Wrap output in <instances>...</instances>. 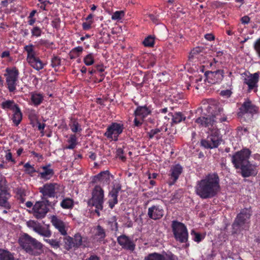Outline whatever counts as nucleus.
Instances as JSON below:
<instances>
[{
	"mask_svg": "<svg viewBox=\"0 0 260 260\" xmlns=\"http://www.w3.org/2000/svg\"><path fill=\"white\" fill-rule=\"evenodd\" d=\"M221 189L220 178L216 172H210L196 182L194 191L202 199L216 197Z\"/></svg>",
	"mask_w": 260,
	"mask_h": 260,
	"instance_id": "f257e3e1",
	"label": "nucleus"
},
{
	"mask_svg": "<svg viewBox=\"0 0 260 260\" xmlns=\"http://www.w3.org/2000/svg\"><path fill=\"white\" fill-rule=\"evenodd\" d=\"M251 151L243 148L231 155V162L236 170L241 171V175L244 178L255 176L258 173L257 165L252 164L249 160Z\"/></svg>",
	"mask_w": 260,
	"mask_h": 260,
	"instance_id": "f03ea898",
	"label": "nucleus"
},
{
	"mask_svg": "<svg viewBox=\"0 0 260 260\" xmlns=\"http://www.w3.org/2000/svg\"><path fill=\"white\" fill-rule=\"evenodd\" d=\"M19 243L26 252L37 256L43 251V244L27 234H23L19 238Z\"/></svg>",
	"mask_w": 260,
	"mask_h": 260,
	"instance_id": "7ed1b4c3",
	"label": "nucleus"
},
{
	"mask_svg": "<svg viewBox=\"0 0 260 260\" xmlns=\"http://www.w3.org/2000/svg\"><path fill=\"white\" fill-rule=\"evenodd\" d=\"M227 117L226 115L223 113V109L222 108H218L217 111H215L214 114L211 116L207 117L201 116L195 120V122L199 125L200 127H208L210 131L214 124L219 121L222 122L226 121Z\"/></svg>",
	"mask_w": 260,
	"mask_h": 260,
	"instance_id": "20e7f679",
	"label": "nucleus"
},
{
	"mask_svg": "<svg viewBox=\"0 0 260 260\" xmlns=\"http://www.w3.org/2000/svg\"><path fill=\"white\" fill-rule=\"evenodd\" d=\"M251 212L250 208H245L241 210L232 225L233 234H238L243 230H246V224L251 216Z\"/></svg>",
	"mask_w": 260,
	"mask_h": 260,
	"instance_id": "39448f33",
	"label": "nucleus"
},
{
	"mask_svg": "<svg viewBox=\"0 0 260 260\" xmlns=\"http://www.w3.org/2000/svg\"><path fill=\"white\" fill-rule=\"evenodd\" d=\"M172 231L175 240L180 243L188 241V232L186 226L182 222L174 220L171 223Z\"/></svg>",
	"mask_w": 260,
	"mask_h": 260,
	"instance_id": "423d86ee",
	"label": "nucleus"
},
{
	"mask_svg": "<svg viewBox=\"0 0 260 260\" xmlns=\"http://www.w3.org/2000/svg\"><path fill=\"white\" fill-rule=\"evenodd\" d=\"M222 141L220 136V131L217 128L213 127L210 134L206 139L201 140V146L205 149H213L217 148Z\"/></svg>",
	"mask_w": 260,
	"mask_h": 260,
	"instance_id": "0eeeda50",
	"label": "nucleus"
},
{
	"mask_svg": "<svg viewBox=\"0 0 260 260\" xmlns=\"http://www.w3.org/2000/svg\"><path fill=\"white\" fill-rule=\"evenodd\" d=\"M237 115L241 121H245V116L250 114L252 117L253 114H256L258 108L254 105L249 99H246L239 108Z\"/></svg>",
	"mask_w": 260,
	"mask_h": 260,
	"instance_id": "6e6552de",
	"label": "nucleus"
},
{
	"mask_svg": "<svg viewBox=\"0 0 260 260\" xmlns=\"http://www.w3.org/2000/svg\"><path fill=\"white\" fill-rule=\"evenodd\" d=\"M33 47L34 46L31 44L24 47V50L27 53V60L33 68L39 71L44 68L45 64L42 62L39 57L35 56Z\"/></svg>",
	"mask_w": 260,
	"mask_h": 260,
	"instance_id": "1a4fd4ad",
	"label": "nucleus"
},
{
	"mask_svg": "<svg viewBox=\"0 0 260 260\" xmlns=\"http://www.w3.org/2000/svg\"><path fill=\"white\" fill-rule=\"evenodd\" d=\"M124 128V127L123 124L112 122L107 128L104 136L108 139H112L114 141H117L119 136L122 133Z\"/></svg>",
	"mask_w": 260,
	"mask_h": 260,
	"instance_id": "9d476101",
	"label": "nucleus"
},
{
	"mask_svg": "<svg viewBox=\"0 0 260 260\" xmlns=\"http://www.w3.org/2000/svg\"><path fill=\"white\" fill-rule=\"evenodd\" d=\"M245 77L243 79L244 84L248 86L247 91L250 92L253 91L256 92L258 90V82L259 81V73L256 72L254 74L244 72L243 73Z\"/></svg>",
	"mask_w": 260,
	"mask_h": 260,
	"instance_id": "9b49d317",
	"label": "nucleus"
},
{
	"mask_svg": "<svg viewBox=\"0 0 260 260\" xmlns=\"http://www.w3.org/2000/svg\"><path fill=\"white\" fill-rule=\"evenodd\" d=\"M7 74L5 75L6 76V82L10 92H13L16 89V82L18 79L19 72L16 69H6Z\"/></svg>",
	"mask_w": 260,
	"mask_h": 260,
	"instance_id": "f8f14e48",
	"label": "nucleus"
},
{
	"mask_svg": "<svg viewBox=\"0 0 260 260\" xmlns=\"http://www.w3.org/2000/svg\"><path fill=\"white\" fill-rule=\"evenodd\" d=\"M47 205H50L49 202L47 200H43L36 203L33 207L34 214L38 219L43 218L48 211Z\"/></svg>",
	"mask_w": 260,
	"mask_h": 260,
	"instance_id": "ddd939ff",
	"label": "nucleus"
},
{
	"mask_svg": "<svg viewBox=\"0 0 260 260\" xmlns=\"http://www.w3.org/2000/svg\"><path fill=\"white\" fill-rule=\"evenodd\" d=\"M204 75L207 81L211 84H214L221 82L224 77V71L217 69L215 71H206Z\"/></svg>",
	"mask_w": 260,
	"mask_h": 260,
	"instance_id": "4468645a",
	"label": "nucleus"
},
{
	"mask_svg": "<svg viewBox=\"0 0 260 260\" xmlns=\"http://www.w3.org/2000/svg\"><path fill=\"white\" fill-rule=\"evenodd\" d=\"M118 244L126 250L133 252L136 248V244L133 240L126 235L122 234L117 238Z\"/></svg>",
	"mask_w": 260,
	"mask_h": 260,
	"instance_id": "2eb2a0df",
	"label": "nucleus"
},
{
	"mask_svg": "<svg viewBox=\"0 0 260 260\" xmlns=\"http://www.w3.org/2000/svg\"><path fill=\"white\" fill-rule=\"evenodd\" d=\"M164 212L163 207L160 205L156 204L148 208L147 215L149 218L156 220L163 217Z\"/></svg>",
	"mask_w": 260,
	"mask_h": 260,
	"instance_id": "dca6fc26",
	"label": "nucleus"
},
{
	"mask_svg": "<svg viewBox=\"0 0 260 260\" xmlns=\"http://www.w3.org/2000/svg\"><path fill=\"white\" fill-rule=\"evenodd\" d=\"M183 170V167L179 164L171 167L169 171L168 182L170 185H173L177 182L180 175L182 173Z\"/></svg>",
	"mask_w": 260,
	"mask_h": 260,
	"instance_id": "f3484780",
	"label": "nucleus"
},
{
	"mask_svg": "<svg viewBox=\"0 0 260 260\" xmlns=\"http://www.w3.org/2000/svg\"><path fill=\"white\" fill-rule=\"evenodd\" d=\"M55 184H46L42 187L39 188L40 191L42 193V200H45L46 197H54L55 194Z\"/></svg>",
	"mask_w": 260,
	"mask_h": 260,
	"instance_id": "a211bd4d",
	"label": "nucleus"
},
{
	"mask_svg": "<svg viewBox=\"0 0 260 260\" xmlns=\"http://www.w3.org/2000/svg\"><path fill=\"white\" fill-rule=\"evenodd\" d=\"M9 194L3 186L2 181L0 180V206L3 207L6 209H9L11 205L8 202Z\"/></svg>",
	"mask_w": 260,
	"mask_h": 260,
	"instance_id": "6ab92c4d",
	"label": "nucleus"
},
{
	"mask_svg": "<svg viewBox=\"0 0 260 260\" xmlns=\"http://www.w3.org/2000/svg\"><path fill=\"white\" fill-rule=\"evenodd\" d=\"M88 205L90 207L89 210L91 212H94L95 213H98V185L94 186L92 198L89 200Z\"/></svg>",
	"mask_w": 260,
	"mask_h": 260,
	"instance_id": "aec40b11",
	"label": "nucleus"
},
{
	"mask_svg": "<svg viewBox=\"0 0 260 260\" xmlns=\"http://www.w3.org/2000/svg\"><path fill=\"white\" fill-rule=\"evenodd\" d=\"M150 113L151 111L146 106H139L134 112V115L135 117H139L140 118L144 119Z\"/></svg>",
	"mask_w": 260,
	"mask_h": 260,
	"instance_id": "412c9836",
	"label": "nucleus"
},
{
	"mask_svg": "<svg viewBox=\"0 0 260 260\" xmlns=\"http://www.w3.org/2000/svg\"><path fill=\"white\" fill-rule=\"evenodd\" d=\"M205 48L202 46H198L192 49L188 55V60L190 61H194L196 59H198L199 56L203 55L204 53Z\"/></svg>",
	"mask_w": 260,
	"mask_h": 260,
	"instance_id": "4be33fe9",
	"label": "nucleus"
},
{
	"mask_svg": "<svg viewBox=\"0 0 260 260\" xmlns=\"http://www.w3.org/2000/svg\"><path fill=\"white\" fill-rule=\"evenodd\" d=\"M112 175L109 170L101 171L99 173V182L103 185H109L110 183V178Z\"/></svg>",
	"mask_w": 260,
	"mask_h": 260,
	"instance_id": "5701e85b",
	"label": "nucleus"
},
{
	"mask_svg": "<svg viewBox=\"0 0 260 260\" xmlns=\"http://www.w3.org/2000/svg\"><path fill=\"white\" fill-rule=\"evenodd\" d=\"M52 223L58 229L61 235L64 236L67 235V231L65 229V225L63 221L55 216H53L52 219Z\"/></svg>",
	"mask_w": 260,
	"mask_h": 260,
	"instance_id": "b1692460",
	"label": "nucleus"
},
{
	"mask_svg": "<svg viewBox=\"0 0 260 260\" xmlns=\"http://www.w3.org/2000/svg\"><path fill=\"white\" fill-rule=\"evenodd\" d=\"M162 131V127L151 129L149 131L146 132L147 136L149 140L155 138V139L158 141L162 137V134L160 133Z\"/></svg>",
	"mask_w": 260,
	"mask_h": 260,
	"instance_id": "393cba45",
	"label": "nucleus"
},
{
	"mask_svg": "<svg viewBox=\"0 0 260 260\" xmlns=\"http://www.w3.org/2000/svg\"><path fill=\"white\" fill-rule=\"evenodd\" d=\"M2 109L6 111L11 110L14 111L17 108H19L18 105L15 103L13 100H7L3 102L1 104Z\"/></svg>",
	"mask_w": 260,
	"mask_h": 260,
	"instance_id": "a878e982",
	"label": "nucleus"
},
{
	"mask_svg": "<svg viewBox=\"0 0 260 260\" xmlns=\"http://www.w3.org/2000/svg\"><path fill=\"white\" fill-rule=\"evenodd\" d=\"M168 115L172 117V122L175 124H178L182 121L186 119V117L181 112H176L174 114L170 113Z\"/></svg>",
	"mask_w": 260,
	"mask_h": 260,
	"instance_id": "bb28decb",
	"label": "nucleus"
},
{
	"mask_svg": "<svg viewBox=\"0 0 260 260\" xmlns=\"http://www.w3.org/2000/svg\"><path fill=\"white\" fill-rule=\"evenodd\" d=\"M99 31L100 30L99 29ZM110 39V35L107 29L103 28V30L99 32V43H107Z\"/></svg>",
	"mask_w": 260,
	"mask_h": 260,
	"instance_id": "cd10ccee",
	"label": "nucleus"
},
{
	"mask_svg": "<svg viewBox=\"0 0 260 260\" xmlns=\"http://www.w3.org/2000/svg\"><path fill=\"white\" fill-rule=\"evenodd\" d=\"M144 260H167L165 256L159 253L153 252L149 253L145 256Z\"/></svg>",
	"mask_w": 260,
	"mask_h": 260,
	"instance_id": "c85d7f7f",
	"label": "nucleus"
},
{
	"mask_svg": "<svg viewBox=\"0 0 260 260\" xmlns=\"http://www.w3.org/2000/svg\"><path fill=\"white\" fill-rule=\"evenodd\" d=\"M13 254L8 250L0 249V260H14Z\"/></svg>",
	"mask_w": 260,
	"mask_h": 260,
	"instance_id": "c756f323",
	"label": "nucleus"
},
{
	"mask_svg": "<svg viewBox=\"0 0 260 260\" xmlns=\"http://www.w3.org/2000/svg\"><path fill=\"white\" fill-rule=\"evenodd\" d=\"M14 112L12 120L13 122L18 125L22 120V113L19 108H17Z\"/></svg>",
	"mask_w": 260,
	"mask_h": 260,
	"instance_id": "7c9ffc66",
	"label": "nucleus"
},
{
	"mask_svg": "<svg viewBox=\"0 0 260 260\" xmlns=\"http://www.w3.org/2000/svg\"><path fill=\"white\" fill-rule=\"evenodd\" d=\"M43 171L40 173V176L42 178L49 179L53 175L52 169H49L47 166L43 167Z\"/></svg>",
	"mask_w": 260,
	"mask_h": 260,
	"instance_id": "2f4dec72",
	"label": "nucleus"
},
{
	"mask_svg": "<svg viewBox=\"0 0 260 260\" xmlns=\"http://www.w3.org/2000/svg\"><path fill=\"white\" fill-rule=\"evenodd\" d=\"M36 233L39 235L46 237H50L51 235V232L48 227H43L41 224L39 225Z\"/></svg>",
	"mask_w": 260,
	"mask_h": 260,
	"instance_id": "473e14b6",
	"label": "nucleus"
},
{
	"mask_svg": "<svg viewBox=\"0 0 260 260\" xmlns=\"http://www.w3.org/2000/svg\"><path fill=\"white\" fill-rule=\"evenodd\" d=\"M64 241L66 249L69 250L72 247H75V245L73 241V238L71 237L68 236L64 238Z\"/></svg>",
	"mask_w": 260,
	"mask_h": 260,
	"instance_id": "72a5a7b5",
	"label": "nucleus"
},
{
	"mask_svg": "<svg viewBox=\"0 0 260 260\" xmlns=\"http://www.w3.org/2000/svg\"><path fill=\"white\" fill-rule=\"evenodd\" d=\"M154 42V38L151 36H149L145 38L143 42V44L145 47H153Z\"/></svg>",
	"mask_w": 260,
	"mask_h": 260,
	"instance_id": "f704fd0d",
	"label": "nucleus"
},
{
	"mask_svg": "<svg viewBox=\"0 0 260 260\" xmlns=\"http://www.w3.org/2000/svg\"><path fill=\"white\" fill-rule=\"evenodd\" d=\"M60 205L64 209L72 208L73 206V201L68 198L64 199L61 202Z\"/></svg>",
	"mask_w": 260,
	"mask_h": 260,
	"instance_id": "c9c22d12",
	"label": "nucleus"
},
{
	"mask_svg": "<svg viewBox=\"0 0 260 260\" xmlns=\"http://www.w3.org/2000/svg\"><path fill=\"white\" fill-rule=\"evenodd\" d=\"M191 235L192 236L193 240L197 243L201 242L205 238L204 236H202L200 233L196 232L194 230L191 231Z\"/></svg>",
	"mask_w": 260,
	"mask_h": 260,
	"instance_id": "e433bc0d",
	"label": "nucleus"
},
{
	"mask_svg": "<svg viewBox=\"0 0 260 260\" xmlns=\"http://www.w3.org/2000/svg\"><path fill=\"white\" fill-rule=\"evenodd\" d=\"M43 96L41 94L34 93L31 95V101L36 105H40L43 100Z\"/></svg>",
	"mask_w": 260,
	"mask_h": 260,
	"instance_id": "4c0bfd02",
	"label": "nucleus"
},
{
	"mask_svg": "<svg viewBox=\"0 0 260 260\" xmlns=\"http://www.w3.org/2000/svg\"><path fill=\"white\" fill-rule=\"evenodd\" d=\"M109 196L111 198V199L108 201L109 206L111 209H112L115 206V205L118 203V196L115 194L110 193L109 194Z\"/></svg>",
	"mask_w": 260,
	"mask_h": 260,
	"instance_id": "58836bf2",
	"label": "nucleus"
},
{
	"mask_svg": "<svg viewBox=\"0 0 260 260\" xmlns=\"http://www.w3.org/2000/svg\"><path fill=\"white\" fill-rule=\"evenodd\" d=\"M77 139L76 137L74 135H72L70 136L68 142L70 144L69 145L66 146V148L72 149L75 148L76 146L77 143Z\"/></svg>",
	"mask_w": 260,
	"mask_h": 260,
	"instance_id": "ea45409f",
	"label": "nucleus"
},
{
	"mask_svg": "<svg viewBox=\"0 0 260 260\" xmlns=\"http://www.w3.org/2000/svg\"><path fill=\"white\" fill-rule=\"evenodd\" d=\"M124 16V12L123 11H116L114 12L112 15V19L119 21L122 19Z\"/></svg>",
	"mask_w": 260,
	"mask_h": 260,
	"instance_id": "a19ab883",
	"label": "nucleus"
},
{
	"mask_svg": "<svg viewBox=\"0 0 260 260\" xmlns=\"http://www.w3.org/2000/svg\"><path fill=\"white\" fill-rule=\"evenodd\" d=\"M28 227L32 228L34 231L36 232L40 224L34 220H29L26 223Z\"/></svg>",
	"mask_w": 260,
	"mask_h": 260,
	"instance_id": "79ce46f5",
	"label": "nucleus"
},
{
	"mask_svg": "<svg viewBox=\"0 0 260 260\" xmlns=\"http://www.w3.org/2000/svg\"><path fill=\"white\" fill-rule=\"evenodd\" d=\"M73 241L74 244L75 245V247H79V246L82 245V239L81 235L79 234H76L74 236V238H73Z\"/></svg>",
	"mask_w": 260,
	"mask_h": 260,
	"instance_id": "37998d69",
	"label": "nucleus"
},
{
	"mask_svg": "<svg viewBox=\"0 0 260 260\" xmlns=\"http://www.w3.org/2000/svg\"><path fill=\"white\" fill-rule=\"evenodd\" d=\"M106 237L105 230L99 225V242H101Z\"/></svg>",
	"mask_w": 260,
	"mask_h": 260,
	"instance_id": "c03bdc74",
	"label": "nucleus"
},
{
	"mask_svg": "<svg viewBox=\"0 0 260 260\" xmlns=\"http://www.w3.org/2000/svg\"><path fill=\"white\" fill-rule=\"evenodd\" d=\"M72 131L74 132H79L81 130L80 126H79V123L76 121H73L72 122V124L70 125Z\"/></svg>",
	"mask_w": 260,
	"mask_h": 260,
	"instance_id": "a18cd8bd",
	"label": "nucleus"
},
{
	"mask_svg": "<svg viewBox=\"0 0 260 260\" xmlns=\"http://www.w3.org/2000/svg\"><path fill=\"white\" fill-rule=\"evenodd\" d=\"M24 167L25 168V172L28 174H31L36 172V170L34 169V168L32 166H31L28 162L25 164L24 166Z\"/></svg>",
	"mask_w": 260,
	"mask_h": 260,
	"instance_id": "49530a36",
	"label": "nucleus"
},
{
	"mask_svg": "<svg viewBox=\"0 0 260 260\" xmlns=\"http://www.w3.org/2000/svg\"><path fill=\"white\" fill-rule=\"evenodd\" d=\"M45 240L53 248H57L60 246L59 242L56 240L45 239Z\"/></svg>",
	"mask_w": 260,
	"mask_h": 260,
	"instance_id": "de8ad7c7",
	"label": "nucleus"
},
{
	"mask_svg": "<svg viewBox=\"0 0 260 260\" xmlns=\"http://www.w3.org/2000/svg\"><path fill=\"white\" fill-rule=\"evenodd\" d=\"M123 150L122 148H119L116 150V155L122 161H124L126 160V157L123 155Z\"/></svg>",
	"mask_w": 260,
	"mask_h": 260,
	"instance_id": "09e8293b",
	"label": "nucleus"
},
{
	"mask_svg": "<svg viewBox=\"0 0 260 260\" xmlns=\"http://www.w3.org/2000/svg\"><path fill=\"white\" fill-rule=\"evenodd\" d=\"M253 48L258 57L260 58V40L257 39L254 44Z\"/></svg>",
	"mask_w": 260,
	"mask_h": 260,
	"instance_id": "8fccbe9b",
	"label": "nucleus"
},
{
	"mask_svg": "<svg viewBox=\"0 0 260 260\" xmlns=\"http://www.w3.org/2000/svg\"><path fill=\"white\" fill-rule=\"evenodd\" d=\"M93 58L91 54H88L84 58V62L87 66L91 65L93 63Z\"/></svg>",
	"mask_w": 260,
	"mask_h": 260,
	"instance_id": "3c124183",
	"label": "nucleus"
},
{
	"mask_svg": "<svg viewBox=\"0 0 260 260\" xmlns=\"http://www.w3.org/2000/svg\"><path fill=\"white\" fill-rule=\"evenodd\" d=\"M121 189V186L120 184H117L114 186L109 192L110 194H115L117 196L118 195L119 191Z\"/></svg>",
	"mask_w": 260,
	"mask_h": 260,
	"instance_id": "603ef678",
	"label": "nucleus"
},
{
	"mask_svg": "<svg viewBox=\"0 0 260 260\" xmlns=\"http://www.w3.org/2000/svg\"><path fill=\"white\" fill-rule=\"evenodd\" d=\"M60 63V59L57 56H54L51 60V66L53 68H55L59 66Z\"/></svg>",
	"mask_w": 260,
	"mask_h": 260,
	"instance_id": "864d4df0",
	"label": "nucleus"
},
{
	"mask_svg": "<svg viewBox=\"0 0 260 260\" xmlns=\"http://www.w3.org/2000/svg\"><path fill=\"white\" fill-rule=\"evenodd\" d=\"M103 71H104L103 67H101L99 64V83L102 82L104 78V75L103 74Z\"/></svg>",
	"mask_w": 260,
	"mask_h": 260,
	"instance_id": "5fc2aeb1",
	"label": "nucleus"
},
{
	"mask_svg": "<svg viewBox=\"0 0 260 260\" xmlns=\"http://www.w3.org/2000/svg\"><path fill=\"white\" fill-rule=\"evenodd\" d=\"M41 29L37 26L34 27L31 30L32 35L34 36L39 37L41 36Z\"/></svg>",
	"mask_w": 260,
	"mask_h": 260,
	"instance_id": "6e6d98bb",
	"label": "nucleus"
},
{
	"mask_svg": "<svg viewBox=\"0 0 260 260\" xmlns=\"http://www.w3.org/2000/svg\"><path fill=\"white\" fill-rule=\"evenodd\" d=\"M144 120V119H141L139 117H135L134 120V125L137 127L141 126L143 124Z\"/></svg>",
	"mask_w": 260,
	"mask_h": 260,
	"instance_id": "4d7b16f0",
	"label": "nucleus"
},
{
	"mask_svg": "<svg viewBox=\"0 0 260 260\" xmlns=\"http://www.w3.org/2000/svg\"><path fill=\"white\" fill-rule=\"evenodd\" d=\"M232 94V92L231 90L229 89L222 90L220 92V95L223 96H226L227 98L230 97Z\"/></svg>",
	"mask_w": 260,
	"mask_h": 260,
	"instance_id": "13d9d810",
	"label": "nucleus"
},
{
	"mask_svg": "<svg viewBox=\"0 0 260 260\" xmlns=\"http://www.w3.org/2000/svg\"><path fill=\"white\" fill-rule=\"evenodd\" d=\"M104 197V190L99 186V209H100V200H102Z\"/></svg>",
	"mask_w": 260,
	"mask_h": 260,
	"instance_id": "bf43d9fd",
	"label": "nucleus"
},
{
	"mask_svg": "<svg viewBox=\"0 0 260 260\" xmlns=\"http://www.w3.org/2000/svg\"><path fill=\"white\" fill-rule=\"evenodd\" d=\"M168 108L165 107L164 108L159 109V110H157V114L158 115L160 116L161 115L162 116L163 114H166L168 112Z\"/></svg>",
	"mask_w": 260,
	"mask_h": 260,
	"instance_id": "052dcab7",
	"label": "nucleus"
},
{
	"mask_svg": "<svg viewBox=\"0 0 260 260\" xmlns=\"http://www.w3.org/2000/svg\"><path fill=\"white\" fill-rule=\"evenodd\" d=\"M250 19L248 16H244L241 18L242 23L244 24H248L250 22Z\"/></svg>",
	"mask_w": 260,
	"mask_h": 260,
	"instance_id": "680f3d73",
	"label": "nucleus"
},
{
	"mask_svg": "<svg viewBox=\"0 0 260 260\" xmlns=\"http://www.w3.org/2000/svg\"><path fill=\"white\" fill-rule=\"evenodd\" d=\"M6 159L8 161H10L14 163L15 162L14 159H13L12 158V153L10 152V150H8V152L6 155Z\"/></svg>",
	"mask_w": 260,
	"mask_h": 260,
	"instance_id": "e2e57ef3",
	"label": "nucleus"
},
{
	"mask_svg": "<svg viewBox=\"0 0 260 260\" xmlns=\"http://www.w3.org/2000/svg\"><path fill=\"white\" fill-rule=\"evenodd\" d=\"M165 257H166L167 260H175L176 256L174 254L172 253L169 254L165 253Z\"/></svg>",
	"mask_w": 260,
	"mask_h": 260,
	"instance_id": "0e129e2a",
	"label": "nucleus"
},
{
	"mask_svg": "<svg viewBox=\"0 0 260 260\" xmlns=\"http://www.w3.org/2000/svg\"><path fill=\"white\" fill-rule=\"evenodd\" d=\"M205 38L208 41H213L215 38L212 34H207L205 35Z\"/></svg>",
	"mask_w": 260,
	"mask_h": 260,
	"instance_id": "69168bd1",
	"label": "nucleus"
},
{
	"mask_svg": "<svg viewBox=\"0 0 260 260\" xmlns=\"http://www.w3.org/2000/svg\"><path fill=\"white\" fill-rule=\"evenodd\" d=\"M149 17L154 23H158V19L157 16H155L153 14H150L149 15Z\"/></svg>",
	"mask_w": 260,
	"mask_h": 260,
	"instance_id": "338daca9",
	"label": "nucleus"
},
{
	"mask_svg": "<svg viewBox=\"0 0 260 260\" xmlns=\"http://www.w3.org/2000/svg\"><path fill=\"white\" fill-rule=\"evenodd\" d=\"M209 66L211 69V71L214 70H217L219 68V65L217 64H214L213 62H209Z\"/></svg>",
	"mask_w": 260,
	"mask_h": 260,
	"instance_id": "774afa93",
	"label": "nucleus"
}]
</instances>
